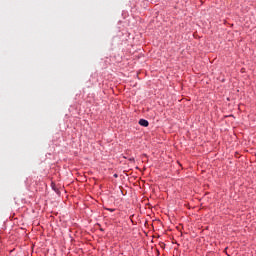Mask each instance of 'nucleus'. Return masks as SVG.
I'll list each match as a JSON object with an SVG mask.
<instances>
[{"mask_svg": "<svg viewBox=\"0 0 256 256\" xmlns=\"http://www.w3.org/2000/svg\"><path fill=\"white\" fill-rule=\"evenodd\" d=\"M114 177H117V174H114Z\"/></svg>", "mask_w": 256, "mask_h": 256, "instance_id": "obj_4", "label": "nucleus"}, {"mask_svg": "<svg viewBox=\"0 0 256 256\" xmlns=\"http://www.w3.org/2000/svg\"><path fill=\"white\" fill-rule=\"evenodd\" d=\"M109 211H112V212H113V211H114V209H109Z\"/></svg>", "mask_w": 256, "mask_h": 256, "instance_id": "obj_3", "label": "nucleus"}, {"mask_svg": "<svg viewBox=\"0 0 256 256\" xmlns=\"http://www.w3.org/2000/svg\"><path fill=\"white\" fill-rule=\"evenodd\" d=\"M129 161L131 162V163H135V158H129Z\"/></svg>", "mask_w": 256, "mask_h": 256, "instance_id": "obj_2", "label": "nucleus"}, {"mask_svg": "<svg viewBox=\"0 0 256 256\" xmlns=\"http://www.w3.org/2000/svg\"><path fill=\"white\" fill-rule=\"evenodd\" d=\"M139 125H141V127H149V121H147L145 119H140Z\"/></svg>", "mask_w": 256, "mask_h": 256, "instance_id": "obj_1", "label": "nucleus"}]
</instances>
